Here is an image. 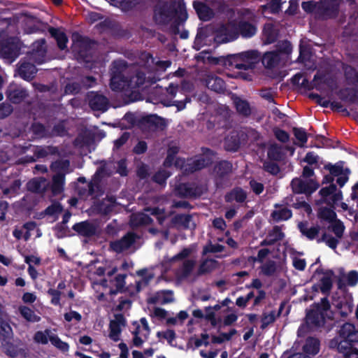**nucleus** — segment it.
Listing matches in <instances>:
<instances>
[{
    "label": "nucleus",
    "instance_id": "obj_6",
    "mask_svg": "<svg viewBox=\"0 0 358 358\" xmlns=\"http://www.w3.org/2000/svg\"><path fill=\"white\" fill-rule=\"evenodd\" d=\"M127 64L125 61H114L110 80V87L113 91H122L128 83L127 78L124 76Z\"/></svg>",
    "mask_w": 358,
    "mask_h": 358
},
{
    "label": "nucleus",
    "instance_id": "obj_33",
    "mask_svg": "<svg viewBox=\"0 0 358 358\" xmlns=\"http://www.w3.org/2000/svg\"><path fill=\"white\" fill-rule=\"evenodd\" d=\"M171 222L173 224L182 227L184 229H194L196 227V224L192 222V227H191L192 216L189 214H176L172 217Z\"/></svg>",
    "mask_w": 358,
    "mask_h": 358
},
{
    "label": "nucleus",
    "instance_id": "obj_49",
    "mask_svg": "<svg viewBox=\"0 0 358 358\" xmlns=\"http://www.w3.org/2000/svg\"><path fill=\"white\" fill-rule=\"evenodd\" d=\"M144 3V0H122L118 4L123 11L127 12L137 8Z\"/></svg>",
    "mask_w": 358,
    "mask_h": 358
},
{
    "label": "nucleus",
    "instance_id": "obj_56",
    "mask_svg": "<svg viewBox=\"0 0 358 358\" xmlns=\"http://www.w3.org/2000/svg\"><path fill=\"white\" fill-rule=\"evenodd\" d=\"M236 333V329H231L228 333H221L219 336H213L211 341L214 344H221L225 341H230Z\"/></svg>",
    "mask_w": 358,
    "mask_h": 358
},
{
    "label": "nucleus",
    "instance_id": "obj_31",
    "mask_svg": "<svg viewBox=\"0 0 358 358\" xmlns=\"http://www.w3.org/2000/svg\"><path fill=\"white\" fill-rule=\"evenodd\" d=\"M342 69L343 71L344 78L348 85H358V71H357L355 67L343 63L342 64Z\"/></svg>",
    "mask_w": 358,
    "mask_h": 358
},
{
    "label": "nucleus",
    "instance_id": "obj_21",
    "mask_svg": "<svg viewBox=\"0 0 358 358\" xmlns=\"http://www.w3.org/2000/svg\"><path fill=\"white\" fill-rule=\"evenodd\" d=\"M236 24L237 26L238 37L241 36L243 38H250L257 33V27L248 21L240 20Z\"/></svg>",
    "mask_w": 358,
    "mask_h": 358
},
{
    "label": "nucleus",
    "instance_id": "obj_63",
    "mask_svg": "<svg viewBox=\"0 0 358 358\" xmlns=\"http://www.w3.org/2000/svg\"><path fill=\"white\" fill-rule=\"evenodd\" d=\"M261 270L264 275L271 276L276 271V264L273 260H268L261 266Z\"/></svg>",
    "mask_w": 358,
    "mask_h": 358
},
{
    "label": "nucleus",
    "instance_id": "obj_47",
    "mask_svg": "<svg viewBox=\"0 0 358 358\" xmlns=\"http://www.w3.org/2000/svg\"><path fill=\"white\" fill-rule=\"evenodd\" d=\"M317 217L320 219L327 221L329 223L333 222L337 219L336 212L333 209L328 207L320 208L317 213Z\"/></svg>",
    "mask_w": 358,
    "mask_h": 358
},
{
    "label": "nucleus",
    "instance_id": "obj_11",
    "mask_svg": "<svg viewBox=\"0 0 358 358\" xmlns=\"http://www.w3.org/2000/svg\"><path fill=\"white\" fill-rule=\"evenodd\" d=\"M192 252V250L191 248H184L180 252L174 255L169 260V262L172 263L185 259L182 262V266L179 269V273L182 278H185L189 277L192 272L194 267L195 266V260L189 259H185L191 255Z\"/></svg>",
    "mask_w": 358,
    "mask_h": 358
},
{
    "label": "nucleus",
    "instance_id": "obj_34",
    "mask_svg": "<svg viewBox=\"0 0 358 358\" xmlns=\"http://www.w3.org/2000/svg\"><path fill=\"white\" fill-rule=\"evenodd\" d=\"M65 184V174L57 173L52 177L51 191L53 195H58L63 192Z\"/></svg>",
    "mask_w": 358,
    "mask_h": 358
},
{
    "label": "nucleus",
    "instance_id": "obj_22",
    "mask_svg": "<svg viewBox=\"0 0 358 358\" xmlns=\"http://www.w3.org/2000/svg\"><path fill=\"white\" fill-rule=\"evenodd\" d=\"M247 192L241 187H235L224 195V201L227 203L236 201L239 203H244L247 199Z\"/></svg>",
    "mask_w": 358,
    "mask_h": 358
},
{
    "label": "nucleus",
    "instance_id": "obj_13",
    "mask_svg": "<svg viewBox=\"0 0 358 358\" xmlns=\"http://www.w3.org/2000/svg\"><path fill=\"white\" fill-rule=\"evenodd\" d=\"M136 235L134 232H128L120 239L111 241L110 248L113 252L120 254L129 249L135 243Z\"/></svg>",
    "mask_w": 358,
    "mask_h": 358
},
{
    "label": "nucleus",
    "instance_id": "obj_58",
    "mask_svg": "<svg viewBox=\"0 0 358 358\" xmlns=\"http://www.w3.org/2000/svg\"><path fill=\"white\" fill-rule=\"evenodd\" d=\"M292 132L294 137L301 143L300 147L304 146L308 141V134L302 127H293Z\"/></svg>",
    "mask_w": 358,
    "mask_h": 358
},
{
    "label": "nucleus",
    "instance_id": "obj_62",
    "mask_svg": "<svg viewBox=\"0 0 358 358\" xmlns=\"http://www.w3.org/2000/svg\"><path fill=\"white\" fill-rule=\"evenodd\" d=\"M267 236L271 238V241H273V244H275L284 238L285 234L279 226H274L272 230L268 232Z\"/></svg>",
    "mask_w": 358,
    "mask_h": 358
},
{
    "label": "nucleus",
    "instance_id": "obj_60",
    "mask_svg": "<svg viewBox=\"0 0 358 358\" xmlns=\"http://www.w3.org/2000/svg\"><path fill=\"white\" fill-rule=\"evenodd\" d=\"M205 319L210 322L212 327H215L219 323L222 322L221 317H215V313L213 310H212L210 306L205 308Z\"/></svg>",
    "mask_w": 358,
    "mask_h": 358
},
{
    "label": "nucleus",
    "instance_id": "obj_20",
    "mask_svg": "<svg viewBox=\"0 0 358 358\" xmlns=\"http://www.w3.org/2000/svg\"><path fill=\"white\" fill-rule=\"evenodd\" d=\"M192 5L200 20L206 22L213 17L214 13L213 9L206 3L199 1H194Z\"/></svg>",
    "mask_w": 358,
    "mask_h": 358
},
{
    "label": "nucleus",
    "instance_id": "obj_38",
    "mask_svg": "<svg viewBox=\"0 0 358 358\" xmlns=\"http://www.w3.org/2000/svg\"><path fill=\"white\" fill-rule=\"evenodd\" d=\"M58 154V148L52 145H48L44 147L37 146L34 150V157H36L37 159L44 158L48 155H56Z\"/></svg>",
    "mask_w": 358,
    "mask_h": 358
},
{
    "label": "nucleus",
    "instance_id": "obj_25",
    "mask_svg": "<svg viewBox=\"0 0 358 358\" xmlns=\"http://www.w3.org/2000/svg\"><path fill=\"white\" fill-rule=\"evenodd\" d=\"M278 30L272 23H266L264 24L262 36L264 44H271L275 43L278 37Z\"/></svg>",
    "mask_w": 358,
    "mask_h": 358
},
{
    "label": "nucleus",
    "instance_id": "obj_2",
    "mask_svg": "<svg viewBox=\"0 0 358 358\" xmlns=\"http://www.w3.org/2000/svg\"><path fill=\"white\" fill-rule=\"evenodd\" d=\"M331 308L327 296L322 298L320 303H313L306 313V323L310 329H318L324 326L327 313Z\"/></svg>",
    "mask_w": 358,
    "mask_h": 358
},
{
    "label": "nucleus",
    "instance_id": "obj_9",
    "mask_svg": "<svg viewBox=\"0 0 358 358\" xmlns=\"http://www.w3.org/2000/svg\"><path fill=\"white\" fill-rule=\"evenodd\" d=\"M236 27V24L234 22L221 24L215 31V42L222 44L236 40L238 38Z\"/></svg>",
    "mask_w": 358,
    "mask_h": 358
},
{
    "label": "nucleus",
    "instance_id": "obj_43",
    "mask_svg": "<svg viewBox=\"0 0 358 358\" xmlns=\"http://www.w3.org/2000/svg\"><path fill=\"white\" fill-rule=\"evenodd\" d=\"M12 341L13 339L1 341V348L7 356L15 358L19 355V350Z\"/></svg>",
    "mask_w": 358,
    "mask_h": 358
},
{
    "label": "nucleus",
    "instance_id": "obj_1",
    "mask_svg": "<svg viewBox=\"0 0 358 358\" xmlns=\"http://www.w3.org/2000/svg\"><path fill=\"white\" fill-rule=\"evenodd\" d=\"M188 19L185 0H169L157 3L153 8V20L158 25L166 26L171 23V30L175 35L180 32Z\"/></svg>",
    "mask_w": 358,
    "mask_h": 358
},
{
    "label": "nucleus",
    "instance_id": "obj_14",
    "mask_svg": "<svg viewBox=\"0 0 358 358\" xmlns=\"http://www.w3.org/2000/svg\"><path fill=\"white\" fill-rule=\"evenodd\" d=\"M175 194L180 198H196L200 196L201 191L193 183L180 182L175 187Z\"/></svg>",
    "mask_w": 358,
    "mask_h": 358
},
{
    "label": "nucleus",
    "instance_id": "obj_26",
    "mask_svg": "<svg viewBox=\"0 0 358 358\" xmlns=\"http://www.w3.org/2000/svg\"><path fill=\"white\" fill-rule=\"evenodd\" d=\"M48 32L51 37L54 38L57 41V45L61 50H64L67 48V43L69 41L66 34L61 31L59 28L53 27H48Z\"/></svg>",
    "mask_w": 358,
    "mask_h": 358
},
{
    "label": "nucleus",
    "instance_id": "obj_23",
    "mask_svg": "<svg viewBox=\"0 0 358 358\" xmlns=\"http://www.w3.org/2000/svg\"><path fill=\"white\" fill-rule=\"evenodd\" d=\"M173 292L171 290H162L156 292L154 296L148 299V303L150 304L159 303L164 305L173 301Z\"/></svg>",
    "mask_w": 358,
    "mask_h": 358
},
{
    "label": "nucleus",
    "instance_id": "obj_24",
    "mask_svg": "<svg viewBox=\"0 0 358 358\" xmlns=\"http://www.w3.org/2000/svg\"><path fill=\"white\" fill-rule=\"evenodd\" d=\"M308 222L303 221L299 222L297 227L301 234L309 240H314L320 233V227L319 225L308 227Z\"/></svg>",
    "mask_w": 358,
    "mask_h": 358
},
{
    "label": "nucleus",
    "instance_id": "obj_29",
    "mask_svg": "<svg viewBox=\"0 0 358 358\" xmlns=\"http://www.w3.org/2000/svg\"><path fill=\"white\" fill-rule=\"evenodd\" d=\"M320 341L318 338L308 336L305 341L302 350L306 354L312 356L316 355L320 352Z\"/></svg>",
    "mask_w": 358,
    "mask_h": 358
},
{
    "label": "nucleus",
    "instance_id": "obj_41",
    "mask_svg": "<svg viewBox=\"0 0 358 358\" xmlns=\"http://www.w3.org/2000/svg\"><path fill=\"white\" fill-rule=\"evenodd\" d=\"M284 308V303H281L279 308L278 313L277 314V316H280L281 314L282 310ZM276 315L275 310H271L268 314L264 313L262 315L261 322V329H266L269 324L273 323L275 321Z\"/></svg>",
    "mask_w": 358,
    "mask_h": 358
},
{
    "label": "nucleus",
    "instance_id": "obj_50",
    "mask_svg": "<svg viewBox=\"0 0 358 358\" xmlns=\"http://www.w3.org/2000/svg\"><path fill=\"white\" fill-rule=\"evenodd\" d=\"M328 79L325 78L324 74L317 73L314 77L313 80L310 83V86L308 87V90H311L313 89H316L317 90H321L322 85L321 84H327Z\"/></svg>",
    "mask_w": 358,
    "mask_h": 358
},
{
    "label": "nucleus",
    "instance_id": "obj_36",
    "mask_svg": "<svg viewBox=\"0 0 358 358\" xmlns=\"http://www.w3.org/2000/svg\"><path fill=\"white\" fill-rule=\"evenodd\" d=\"M206 85L210 90L219 94H224L226 91L225 82L218 76L209 78Z\"/></svg>",
    "mask_w": 358,
    "mask_h": 358
},
{
    "label": "nucleus",
    "instance_id": "obj_18",
    "mask_svg": "<svg viewBox=\"0 0 358 358\" xmlns=\"http://www.w3.org/2000/svg\"><path fill=\"white\" fill-rule=\"evenodd\" d=\"M89 106L93 110L105 112L108 110V99L103 95L92 92L88 95Z\"/></svg>",
    "mask_w": 358,
    "mask_h": 358
},
{
    "label": "nucleus",
    "instance_id": "obj_28",
    "mask_svg": "<svg viewBox=\"0 0 358 358\" xmlns=\"http://www.w3.org/2000/svg\"><path fill=\"white\" fill-rule=\"evenodd\" d=\"M334 275V272L332 270H326L325 275H324L320 280V290L323 294H325L327 297L329 294L333 287L332 278Z\"/></svg>",
    "mask_w": 358,
    "mask_h": 358
},
{
    "label": "nucleus",
    "instance_id": "obj_55",
    "mask_svg": "<svg viewBox=\"0 0 358 358\" xmlns=\"http://www.w3.org/2000/svg\"><path fill=\"white\" fill-rule=\"evenodd\" d=\"M63 211V206L59 202H54L48 206L42 213L41 215H58Z\"/></svg>",
    "mask_w": 358,
    "mask_h": 358
},
{
    "label": "nucleus",
    "instance_id": "obj_54",
    "mask_svg": "<svg viewBox=\"0 0 358 358\" xmlns=\"http://www.w3.org/2000/svg\"><path fill=\"white\" fill-rule=\"evenodd\" d=\"M55 231V236L58 239H62L67 236H71L73 234H70V229L66 224H62L58 222L53 229Z\"/></svg>",
    "mask_w": 358,
    "mask_h": 358
},
{
    "label": "nucleus",
    "instance_id": "obj_4",
    "mask_svg": "<svg viewBox=\"0 0 358 358\" xmlns=\"http://www.w3.org/2000/svg\"><path fill=\"white\" fill-rule=\"evenodd\" d=\"M4 31L0 33V55L10 62L14 61L20 54L21 43L17 37H4Z\"/></svg>",
    "mask_w": 358,
    "mask_h": 358
},
{
    "label": "nucleus",
    "instance_id": "obj_52",
    "mask_svg": "<svg viewBox=\"0 0 358 358\" xmlns=\"http://www.w3.org/2000/svg\"><path fill=\"white\" fill-rule=\"evenodd\" d=\"M343 165L344 162L339 161L335 164L328 163L324 165V169L328 170L331 175L335 176H339L343 173Z\"/></svg>",
    "mask_w": 358,
    "mask_h": 358
},
{
    "label": "nucleus",
    "instance_id": "obj_61",
    "mask_svg": "<svg viewBox=\"0 0 358 358\" xmlns=\"http://www.w3.org/2000/svg\"><path fill=\"white\" fill-rule=\"evenodd\" d=\"M225 247L223 245L216 243L213 244L210 241L208 244L206 245L202 251V255H206L208 253L222 252L224 250Z\"/></svg>",
    "mask_w": 358,
    "mask_h": 358
},
{
    "label": "nucleus",
    "instance_id": "obj_53",
    "mask_svg": "<svg viewBox=\"0 0 358 358\" xmlns=\"http://www.w3.org/2000/svg\"><path fill=\"white\" fill-rule=\"evenodd\" d=\"M31 130L34 135L39 138L50 136L45 125L41 122H34L31 126Z\"/></svg>",
    "mask_w": 358,
    "mask_h": 358
},
{
    "label": "nucleus",
    "instance_id": "obj_48",
    "mask_svg": "<svg viewBox=\"0 0 358 358\" xmlns=\"http://www.w3.org/2000/svg\"><path fill=\"white\" fill-rule=\"evenodd\" d=\"M292 217V212L287 208L275 210L271 213V217L275 222L286 221Z\"/></svg>",
    "mask_w": 358,
    "mask_h": 358
},
{
    "label": "nucleus",
    "instance_id": "obj_15",
    "mask_svg": "<svg viewBox=\"0 0 358 358\" xmlns=\"http://www.w3.org/2000/svg\"><path fill=\"white\" fill-rule=\"evenodd\" d=\"M17 72L19 76L26 81L33 80L37 73L36 66L25 58L21 59L17 64Z\"/></svg>",
    "mask_w": 358,
    "mask_h": 358
},
{
    "label": "nucleus",
    "instance_id": "obj_30",
    "mask_svg": "<svg viewBox=\"0 0 358 358\" xmlns=\"http://www.w3.org/2000/svg\"><path fill=\"white\" fill-rule=\"evenodd\" d=\"M219 266V262L211 258H206L201 261L198 270L197 275H203L211 273Z\"/></svg>",
    "mask_w": 358,
    "mask_h": 358
},
{
    "label": "nucleus",
    "instance_id": "obj_51",
    "mask_svg": "<svg viewBox=\"0 0 358 358\" xmlns=\"http://www.w3.org/2000/svg\"><path fill=\"white\" fill-rule=\"evenodd\" d=\"M108 201L110 202L109 203L103 201L98 206L99 212L104 215H109L115 208V199L113 196H110L108 198Z\"/></svg>",
    "mask_w": 358,
    "mask_h": 358
},
{
    "label": "nucleus",
    "instance_id": "obj_37",
    "mask_svg": "<svg viewBox=\"0 0 358 358\" xmlns=\"http://www.w3.org/2000/svg\"><path fill=\"white\" fill-rule=\"evenodd\" d=\"M337 95L341 101L350 103H356L357 99L355 88L345 87L341 89L337 92Z\"/></svg>",
    "mask_w": 358,
    "mask_h": 358
},
{
    "label": "nucleus",
    "instance_id": "obj_16",
    "mask_svg": "<svg viewBox=\"0 0 358 358\" xmlns=\"http://www.w3.org/2000/svg\"><path fill=\"white\" fill-rule=\"evenodd\" d=\"M72 229L80 236L91 238L96 235L97 227L89 220H85L74 224Z\"/></svg>",
    "mask_w": 358,
    "mask_h": 358
},
{
    "label": "nucleus",
    "instance_id": "obj_40",
    "mask_svg": "<svg viewBox=\"0 0 358 358\" xmlns=\"http://www.w3.org/2000/svg\"><path fill=\"white\" fill-rule=\"evenodd\" d=\"M234 104L238 114L243 117H249L251 115V108L248 101L236 97L234 99Z\"/></svg>",
    "mask_w": 358,
    "mask_h": 358
},
{
    "label": "nucleus",
    "instance_id": "obj_3",
    "mask_svg": "<svg viewBox=\"0 0 358 358\" xmlns=\"http://www.w3.org/2000/svg\"><path fill=\"white\" fill-rule=\"evenodd\" d=\"M259 53L257 50H248L238 54L224 56V67L230 69L248 70L255 68L259 61Z\"/></svg>",
    "mask_w": 358,
    "mask_h": 358
},
{
    "label": "nucleus",
    "instance_id": "obj_12",
    "mask_svg": "<svg viewBox=\"0 0 358 358\" xmlns=\"http://www.w3.org/2000/svg\"><path fill=\"white\" fill-rule=\"evenodd\" d=\"M290 186L294 194H305L306 195H310L318 187V185L313 180L304 181L299 178H293Z\"/></svg>",
    "mask_w": 358,
    "mask_h": 358
},
{
    "label": "nucleus",
    "instance_id": "obj_10",
    "mask_svg": "<svg viewBox=\"0 0 358 358\" xmlns=\"http://www.w3.org/2000/svg\"><path fill=\"white\" fill-rule=\"evenodd\" d=\"M139 127L147 131H163L167 127L166 119L157 115L151 114L142 117L138 121Z\"/></svg>",
    "mask_w": 358,
    "mask_h": 358
},
{
    "label": "nucleus",
    "instance_id": "obj_7",
    "mask_svg": "<svg viewBox=\"0 0 358 358\" xmlns=\"http://www.w3.org/2000/svg\"><path fill=\"white\" fill-rule=\"evenodd\" d=\"M232 163L227 160H221L214 166L215 184L217 188L227 187L230 182V175L232 172Z\"/></svg>",
    "mask_w": 358,
    "mask_h": 358
},
{
    "label": "nucleus",
    "instance_id": "obj_46",
    "mask_svg": "<svg viewBox=\"0 0 358 358\" xmlns=\"http://www.w3.org/2000/svg\"><path fill=\"white\" fill-rule=\"evenodd\" d=\"M45 43V38H41L34 41L31 45L32 55L44 58L47 52Z\"/></svg>",
    "mask_w": 358,
    "mask_h": 358
},
{
    "label": "nucleus",
    "instance_id": "obj_64",
    "mask_svg": "<svg viewBox=\"0 0 358 358\" xmlns=\"http://www.w3.org/2000/svg\"><path fill=\"white\" fill-rule=\"evenodd\" d=\"M263 168L265 171L273 176H277L280 171V166L277 163L274 162V161L264 162L263 164Z\"/></svg>",
    "mask_w": 358,
    "mask_h": 358
},
{
    "label": "nucleus",
    "instance_id": "obj_42",
    "mask_svg": "<svg viewBox=\"0 0 358 358\" xmlns=\"http://www.w3.org/2000/svg\"><path fill=\"white\" fill-rule=\"evenodd\" d=\"M153 220L151 217L145 213H139L132 215L131 218V224L134 227L147 226L152 224Z\"/></svg>",
    "mask_w": 358,
    "mask_h": 358
},
{
    "label": "nucleus",
    "instance_id": "obj_8",
    "mask_svg": "<svg viewBox=\"0 0 358 358\" xmlns=\"http://www.w3.org/2000/svg\"><path fill=\"white\" fill-rule=\"evenodd\" d=\"M317 17L322 20L336 19L339 14L340 0H320Z\"/></svg>",
    "mask_w": 358,
    "mask_h": 358
},
{
    "label": "nucleus",
    "instance_id": "obj_19",
    "mask_svg": "<svg viewBox=\"0 0 358 358\" xmlns=\"http://www.w3.org/2000/svg\"><path fill=\"white\" fill-rule=\"evenodd\" d=\"M243 136V133H240L237 131H232L230 132L224 138V149L229 152H236L241 146V136Z\"/></svg>",
    "mask_w": 358,
    "mask_h": 358
},
{
    "label": "nucleus",
    "instance_id": "obj_59",
    "mask_svg": "<svg viewBox=\"0 0 358 358\" xmlns=\"http://www.w3.org/2000/svg\"><path fill=\"white\" fill-rule=\"evenodd\" d=\"M331 224L329 229H331V231L335 234L336 238H341L345 231V226L343 222L338 219H336Z\"/></svg>",
    "mask_w": 358,
    "mask_h": 358
},
{
    "label": "nucleus",
    "instance_id": "obj_17",
    "mask_svg": "<svg viewBox=\"0 0 358 358\" xmlns=\"http://www.w3.org/2000/svg\"><path fill=\"white\" fill-rule=\"evenodd\" d=\"M6 96L11 103L17 104L28 96V93L24 88L16 85H10L6 91Z\"/></svg>",
    "mask_w": 358,
    "mask_h": 358
},
{
    "label": "nucleus",
    "instance_id": "obj_32",
    "mask_svg": "<svg viewBox=\"0 0 358 358\" xmlns=\"http://www.w3.org/2000/svg\"><path fill=\"white\" fill-rule=\"evenodd\" d=\"M127 275L126 273H120L117 274L113 280H110V282H115V289H110L109 294L110 296H115L118 293H124L126 292L125 285H126V278Z\"/></svg>",
    "mask_w": 358,
    "mask_h": 358
},
{
    "label": "nucleus",
    "instance_id": "obj_35",
    "mask_svg": "<svg viewBox=\"0 0 358 358\" xmlns=\"http://www.w3.org/2000/svg\"><path fill=\"white\" fill-rule=\"evenodd\" d=\"M280 59V55L275 51H271L264 53L262 58V62L265 68L271 69L278 64Z\"/></svg>",
    "mask_w": 358,
    "mask_h": 358
},
{
    "label": "nucleus",
    "instance_id": "obj_27",
    "mask_svg": "<svg viewBox=\"0 0 358 358\" xmlns=\"http://www.w3.org/2000/svg\"><path fill=\"white\" fill-rule=\"evenodd\" d=\"M210 166V159H203L201 157L189 161L185 166V171L193 173Z\"/></svg>",
    "mask_w": 358,
    "mask_h": 358
},
{
    "label": "nucleus",
    "instance_id": "obj_57",
    "mask_svg": "<svg viewBox=\"0 0 358 358\" xmlns=\"http://www.w3.org/2000/svg\"><path fill=\"white\" fill-rule=\"evenodd\" d=\"M170 173L164 169H161L157 171L152 177V180L160 185H164L166 183V180L170 177Z\"/></svg>",
    "mask_w": 358,
    "mask_h": 358
},
{
    "label": "nucleus",
    "instance_id": "obj_39",
    "mask_svg": "<svg viewBox=\"0 0 358 358\" xmlns=\"http://www.w3.org/2000/svg\"><path fill=\"white\" fill-rule=\"evenodd\" d=\"M267 156H268V158L271 161H274V162L282 161L283 159V157H284L282 146L277 143L271 144L268 148Z\"/></svg>",
    "mask_w": 358,
    "mask_h": 358
},
{
    "label": "nucleus",
    "instance_id": "obj_5",
    "mask_svg": "<svg viewBox=\"0 0 358 358\" xmlns=\"http://www.w3.org/2000/svg\"><path fill=\"white\" fill-rule=\"evenodd\" d=\"M95 41L90 38L79 36L72 48L73 52L78 60L90 62L93 57V46Z\"/></svg>",
    "mask_w": 358,
    "mask_h": 358
},
{
    "label": "nucleus",
    "instance_id": "obj_44",
    "mask_svg": "<svg viewBox=\"0 0 358 358\" xmlns=\"http://www.w3.org/2000/svg\"><path fill=\"white\" fill-rule=\"evenodd\" d=\"M20 315L27 322H38L41 317L36 315L34 311L26 306H20L18 308Z\"/></svg>",
    "mask_w": 358,
    "mask_h": 358
},
{
    "label": "nucleus",
    "instance_id": "obj_45",
    "mask_svg": "<svg viewBox=\"0 0 358 358\" xmlns=\"http://www.w3.org/2000/svg\"><path fill=\"white\" fill-rule=\"evenodd\" d=\"M13 339V331L10 324L0 317V341Z\"/></svg>",
    "mask_w": 358,
    "mask_h": 358
}]
</instances>
